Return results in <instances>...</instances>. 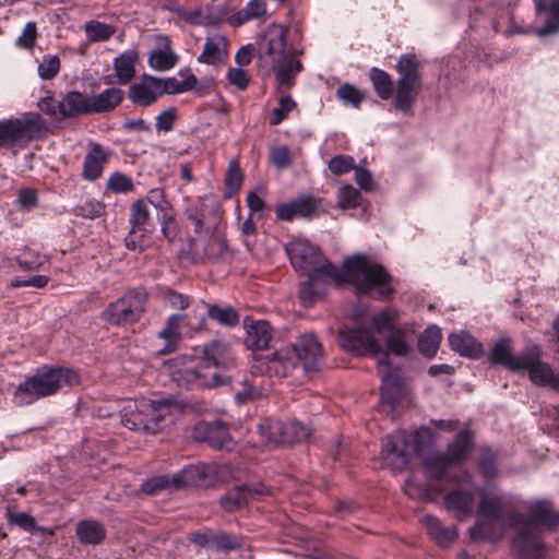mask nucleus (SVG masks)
<instances>
[{"label": "nucleus", "instance_id": "338daca9", "mask_svg": "<svg viewBox=\"0 0 559 559\" xmlns=\"http://www.w3.org/2000/svg\"><path fill=\"white\" fill-rule=\"evenodd\" d=\"M337 96L345 103L350 104L354 107H359L364 99V94L350 84H344L338 87Z\"/></svg>", "mask_w": 559, "mask_h": 559}, {"label": "nucleus", "instance_id": "de8ad7c7", "mask_svg": "<svg viewBox=\"0 0 559 559\" xmlns=\"http://www.w3.org/2000/svg\"><path fill=\"white\" fill-rule=\"evenodd\" d=\"M242 181L243 176L239 162L237 159H231L228 163L226 170L224 197L226 199L233 198L240 189Z\"/></svg>", "mask_w": 559, "mask_h": 559}, {"label": "nucleus", "instance_id": "b1692460", "mask_svg": "<svg viewBox=\"0 0 559 559\" xmlns=\"http://www.w3.org/2000/svg\"><path fill=\"white\" fill-rule=\"evenodd\" d=\"M526 358V348L518 356L512 353V343L510 338H500L491 348L489 359L495 365H501L512 371L522 370Z\"/></svg>", "mask_w": 559, "mask_h": 559}, {"label": "nucleus", "instance_id": "473e14b6", "mask_svg": "<svg viewBox=\"0 0 559 559\" xmlns=\"http://www.w3.org/2000/svg\"><path fill=\"white\" fill-rule=\"evenodd\" d=\"M451 348L463 357L479 358L483 355V345L467 331H460L449 335Z\"/></svg>", "mask_w": 559, "mask_h": 559}, {"label": "nucleus", "instance_id": "4be33fe9", "mask_svg": "<svg viewBox=\"0 0 559 559\" xmlns=\"http://www.w3.org/2000/svg\"><path fill=\"white\" fill-rule=\"evenodd\" d=\"M318 209L317 200L309 194H302L290 202L276 206V217L281 221L290 222L295 217H310Z\"/></svg>", "mask_w": 559, "mask_h": 559}, {"label": "nucleus", "instance_id": "1a4fd4ad", "mask_svg": "<svg viewBox=\"0 0 559 559\" xmlns=\"http://www.w3.org/2000/svg\"><path fill=\"white\" fill-rule=\"evenodd\" d=\"M420 63L415 55H402L395 66L399 73L394 106L406 115L413 114V106L421 90Z\"/></svg>", "mask_w": 559, "mask_h": 559}, {"label": "nucleus", "instance_id": "a18cd8bd", "mask_svg": "<svg viewBox=\"0 0 559 559\" xmlns=\"http://www.w3.org/2000/svg\"><path fill=\"white\" fill-rule=\"evenodd\" d=\"M15 261L22 270L35 271L48 261V257L40 253V251L37 249L25 247L15 257Z\"/></svg>", "mask_w": 559, "mask_h": 559}, {"label": "nucleus", "instance_id": "e433bc0d", "mask_svg": "<svg viewBox=\"0 0 559 559\" xmlns=\"http://www.w3.org/2000/svg\"><path fill=\"white\" fill-rule=\"evenodd\" d=\"M272 340V328L266 321H255L247 326L246 346L252 350L265 349Z\"/></svg>", "mask_w": 559, "mask_h": 559}, {"label": "nucleus", "instance_id": "bf43d9fd", "mask_svg": "<svg viewBox=\"0 0 559 559\" xmlns=\"http://www.w3.org/2000/svg\"><path fill=\"white\" fill-rule=\"evenodd\" d=\"M60 70V59L57 56L46 55L38 64V75L43 80L53 79Z\"/></svg>", "mask_w": 559, "mask_h": 559}, {"label": "nucleus", "instance_id": "20e7f679", "mask_svg": "<svg viewBox=\"0 0 559 559\" xmlns=\"http://www.w3.org/2000/svg\"><path fill=\"white\" fill-rule=\"evenodd\" d=\"M302 49L287 47L286 31L283 26L272 25L258 44V59L261 67L270 68L281 87H290L295 76L304 67L298 59Z\"/></svg>", "mask_w": 559, "mask_h": 559}, {"label": "nucleus", "instance_id": "412c9836", "mask_svg": "<svg viewBox=\"0 0 559 559\" xmlns=\"http://www.w3.org/2000/svg\"><path fill=\"white\" fill-rule=\"evenodd\" d=\"M162 96L159 79L152 75H143L141 81L129 88V99L142 107L154 104Z\"/></svg>", "mask_w": 559, "mask_h": 559}, {"label": "nucleus", "instance_id": "6e6d98bb", "mask_svg": "<svg viewBox=\"0 0 559 559\" xmlns=\"http://www.w3.org/2000/svg\"><path fill=\"white\" fill-rule=\"evenodd\" d=\"M361 194L353 186L347 185L338 190L337 204L341 209H355L360 204Z\"/></svg>", "mask_w": 559, "mask_h": 559}, {"label": "nucleus", "instance_id": "2eb2a0df", "mask_svg": "<svg viewBox=\"0 0 559 559\" xmlns=\"http://www.w3.org/2000/svg\"><path fill=\"white\" fill-rule=\"evenodd\" d=\"M540 348L537 345L526 347V358L522 370H527L530 379L537 385H549L559 392V373H554L549 365L542 362Z\"/></svg>", "mask_w": 559, "mask_h": 559}, {"label": "nucleus", "instance_id": "dca6fc26", "mask_svg": "<svg viewBox=\"0 0 559 559\" xmlns=\"http://www.w3.org/2000/svg\"><path fill=\"white\" fill-rule=\"evenodd\" d=\"M193 438L217 450L230 451L235 447L227 426L218 420L198 423L193 428Z\"/></svg>", "mask_w": 559, "mask_h": 559}, {"label": "nucleus", "instance_id": "5fc2aeb1", "mask_svg": "<svg viewBox=\"0 0 559 559\" xmlns=\"http://www.w3.org/2000/svg\"><path fill=\"white\" fill-rule=\"evenodd\" d=\"M212 542L213 549L224 552L238 549L242 545L241 537L227 533H215L214 540Z\"/></svg>", "mask_w": 559, "mask_h": 559}, {"label": "nucleus", "instance_id": "e2e57ef3", "mask_svg": "<svg viewBox=\"0 0 559 559\" xmlns=\"http://www.w3.org/2000/svg\"><path fill=\"white\" fill-rule=\"evenodd\" d=\"M85 32L88 39L92 41L107 40L114 34L111 26L99 22L87 23L85 26Z\"/></svg>", "mask_w": 559, "mask_h": 559}, {"label": "nucleus", "instance_id": "0eeeda50", "mask_svg": "<svg viewBox=\"0 0 559 559\" xmlns=\"http://www.w3.org/2000/svg\"><path fill=\"white\" fill-rule=\"evenodd\" d=\"M173 405L169 400H130L120 411L121 424L130 430L154 435L160 429L159 424L170 415Z\"/></svg>", "mask_w": 559, "mask_h": 559}, {"label": "nucleus", "instance_id": "c756f323", "mask_svg": "<svg viewBox=\"0 0 559 559\" xmlns=\"http://www.w3.org/2000/svg\"><path fill=\"white\" fill-rule=\"evenodd\" d=\"M381 400L390 407L394 408L403 396V381L400 371L388 368L381 374Z\"/></svg>", "mask_w": 559, "mask_h": 559}, {"label": "nucleus", "instance_id": "c85d7f7f", "mask_svg": "<svg viewBox=\"0 0 559 559\" xmlns=\"http://www.w3.org/2000/svg\"><path fill=\"white\" fill-rule=\"evenodd\" d=\"M107 159L108 153L105 148L93 143L84 157L82 177L88 181L98 179L103 175Z\"/></svg>", "mask_w": 559, "mask_h": 559}, {"label": "nucleus", "instance_id": "9d476101", "mask_svg": "<svg viewBox=\"0 0 559 559\" xmlns=\"http://www.w3.org/2000/svg\"><path fill=\"white\" fill-rule=\"evenodd\" d=\"M47 131L46 121L37 112L0 120V147H25L29 142L46 136Z\"/></svg>", "mask_w": 559, "mask_h": 559}, {"label": "nucleus", "instance_id": "774afa93", "mask_svg": "<svg viewBox=\"0 0 559 559\" xmlns=\"http://www.w3.org/2000/svg\"><path fill=\"white\" fill-rule=\"evenodd\" d=\"M271 160L277 169H286L292 165V157L288 147L276 146L271 151Z\"/></svg>", "mask_w": 559, "mask_h": 559}, {"label": "nucleus", "instance_id": "bb28decb", "mask_svg": "<svg viewBox=\"0 0 559 559\" xmlns=\"http://www.w3.org/2000/svg\"><path fill=\"white\" fill-rule=\"evenodd\" d=\"M228 56V41L225 36L215 34L205 38L203 50L198 57V62L215 66L224 61Z\"/></svg>", "mask_w": 559, "mask_h": 559}, {"label": "nucleus", "instance_id": "f03ea898", "mask_svg": "<svg viewBox=\"0 0 559 559\" xmlns=\"http://www.w3.org/2000/svg\"><path fill=\"white\" fill-rule=\"evenodd\" d=\"M396 319L397 311L385 308L353 329L341 330L338 344L343 349L357 355H380L379 366H388V352L396 356L408 353L403 332L395 326Z\"/></svg>", "mask_w": 559, "mask_h": 559}, {"label": "nucleus", "instance_id": "ddd939ff", "mask_svg": "<svg viewBox=\"0 0 559 559\" xmlns=\"http://www.w3.org/2000/svg\"><path fill=\"white\" fill-rule=\"evenodd\" d=\"M227 468V465L216 463L188 465L180 472L174 474L175 481L178 488L187 486H210L217 480L223 471Z\"/></svg>", "mask_w": 559, "mask_h": 559}, {"label": "nucleus", "instance_id": "9b49d317", "mask_svg": "<svg viewBox=\"0 0 559 559\" xmlns=\"http://www.w3.org/2000/svg\"><path fill=\"white\" fill-rule=\"evenodd\" d=\"M147 304V293L138 287L127 290L120 298L110 302L102 312L100 318L111 325H129L138 322Z\"/></svg>", "mask_w": 559, "mask_h": 559}, {"label": "nucleus", "instance_id": "ea45409f", "mask_svg": "<svg viewBox=\"0 0 559 559\" xmlns=\"http://www.w3.org/2000/svg\"><path fill=\"white\" fill-rule=\"evenodd\" d=\"M201 302L207 308V312L205 314L206 319L210 318L221 325L230 328L236 326L239 323L240 317L234 307H221L218 305L206 304L203 301Z\"/></svg>", "mask_w": 559, "mask_h": 559}, {"label": "nucleus", "instance_id": "5701e85b", "mask_svg": "<svg viewBox=\"0 0 559 559\" xmlns=\"http://www.w3.org/2000/svg\"><path fill=\"white\" fill-rule=\"evenodd\" d=\"M444 506L459 521H465L473 515L474 492L463 487L449 491L444 497Z\"/></svg>", "mask_w": 559, "mask_h": 559}, {"label": "nucleus", "instance_id": "603ef678", "mask_svg": "<svg viewBox=\"0 0 559 559\" xmlns=\"http://www.w3.org/2000/svg\"><path fill=\"white\" fill-rule=\"evenodd\" d=\"M7 521L10 525H15L25 532L33 533L36 531L41 532V528L37 526L36 520L26 512H14L10 507L5 511Z\"/></svg>", "mask_w": 559, "mask_h": 559}, {"label": "nucleus", "instance_id": "37998d69", "mask_svg": "<svg viewBox=\"0 0 559 559\" xmlns=\"http://www.w3.org/2000/svg\"><path fill=\"white\" fill-rule=\"evenodd\" d=\"M441 340V330L437 325L428 326L418 340L419 352L426 357L435 356Z\"/></svg>", "mask_w": 559, "mask_h": 559}, {"label": "nucleus", "instance_id": "7ed1b4c3", "mask_svg": "<svg viewBox=\"0 0 559 559\" xmlns=\"http://www.w3.org/2000/svg\"><path fill=\"white\" fill-rule=\"evenodd\" d=\"M173 378L178 385L188 389L213 388L224 383L219 370H229L236 366V358L226 343L213 341L191 354L175 359Z\"/></svg>", "mask_w": 559, "mask_h": 559}, {"label": "nucleus", "instance_id": "6e6552de", "mask_svg": "<svg viewBox=\"0 0 559 559\" xmlns=\"http://www.w3.org/2000/svg\"><path fill=\"white\" fill-rule=\"evenodd\" d=\"M433 440L429 428L420 427L414 432L395 431L382 440L381 455L395 467L407 464L412 454L420 453Z\"/></svg>", "mask_w": 559, "mask_h": 559}, {"label": "nucleus", "instance_id": "680f3d73", "mask_svg": "<svg viewBox=\"0 0 559 559\" xmlns=\"http://www.w3.org/2000/svg\"><path fill=\"white\" fill-rule=\"evenodd\" d=\"M284 431L286 443L300 442L310 436V429L298 421L285 424Z\"/></svg>", "mask_w": 559, "mask_h": 559}, {"label": "nucleus", "instance_id": "13d9d810", "mask_svg": "<svg viewBox=\"0 0 559 559\" xmlns=\"http://www.w3.org/2000/svg\"><path fill=\"white\" fill-rule=\"evenodd\" d=\"M296 107L295 100L290 96L280 98L277 106L272 111L270 123L278 126L284 119L287 118L290 111Z\"/></svg>", "mask_w": 559, "mask_h": 559}, {"label": "nucleus", "instance_id": "4c0bfd02", "mask_svg": "<svg viewBox=\"0 0 559 559\" xmlns=\"http://www.w3.org/2000/svg\"><path fill=\"white\" fill-rule=\"evenodd\" d=\"M75 533L80 543L85 545H98L106 538L104 525L95 520L79 522Z\"/></svg>", "mask_w": 559, "mask_h": 559}, {"label": "nucleus", "instance_id": "7c9ffc66", "mask_svg": "<svg viewBox=\"0 0 559 559\" xmlns=\"http://www.w3.org/2000/svg\"><path fill=\"white\" fill-rule=\"evenodd\" d=\"M158 39L160 47L150 53L148 66L156 71H168L177 64L179 57L171 49L169 37L160 36Z\"/></svg>", "mask_w": 559, "mask_h": 559}, {"label": "nucleus", "instance_id": "c03bdc74", "mask_svg": "<svg viewBox=\"0 0 559 559\" xmlns=\"http://www.w3.org/2000/svg\"><path fill=\"white\" fill-rule=\"evenodd\" d=\"M369 76L377 95L383 100L389 99L393 94V82L390 74L384 70L373 67L370 70Z\"/></svg>", "mask_w": 559, "mask_h": 559}, {"label": "nucleus", "instance_id": "69168bd1", "mask_svg": "<svg viewBox=\"0 0 559 559\" xmlns=\"http://www.w3.org/2000/svg\"><path fill=\"white\" fill-rule=\"evenodd\" d=\"M163 298L167 306L176 310L189 309L191 305V298L188 295L178 293L174 289H167L164 293Z\"/></svg>", "mask_w": 559, "mask_h": 559}, {"label": "nucleus", "instance_id": "c9c22d12", "mask_svg": "<svg viewBox=\"0 0 559 559\" xmlns=\"http://www.w3.org/2000/svg\"><path fill=\"white\" fill-rule=\"evenodd\" d=\"M138 59L139 53L135 49L126 50L115 58L114 70L119 84L126 85L135 76Z\"/></svg>", "mask_w": 559, "mask_h": 559}, {"label": "nucleus", "instance_id": "49530a36", "mask_svg": "<svg viewBox=\"0 0 559 559\" xmlns=\"http://www.w3.org/2000/svg\"><path fill=\"white\" fill-rule=\"evenodd\" d=\"M154 228L130 227L124 238L126 247L132 251H143L151 245Z\"/></svg>", "mask_w": 559, "mask_h": 559}, {"label": "nucleus", "instance_id": "a211bd4d", "mask_svg": "<svg viewBox=\"0 0 559 559\" xmlns=\"http://www.w3.org/2000/svg\"><path fill=\"white\" fill-rule=\"evenodd\" d=\"M297 366L289 347L285 346L275 350L265 359H258L252 366V372L266 373L269 377L284 378L288 376Z\"/></svg>", "mask_w": 559, "mask_h": 559}, {"label": "nucleus", "instance_id": "864d4df0", "mask_svg": "<svg viewBox=\"0 0 559 559\" xmlns=\"http://www.w3.org/2000/svg\"><path fill=\"white\" fill-rule=\"evenodd\" d=\"M478 466L484 478H493L498 473L497 454L489 448H481Z\"/></svg>", "mask_w": 559, "mask_h": 559}, {"label": "nucleus", "instance_id": "a878e982", "mask_svg": "<svg viewBox=\"0 0 559 559\" xmlns=\"http://www.w3.org/2000/svg\"><path fill=\"white\" fill-rule=\"evenodd\" d=\"M124 92L119 87H108L98 94L88 96L90 115L114 111L123 100Z\"/></svg>", "mask_w": 559, "mask_h": 559}, {"label": "nucleus", "instance_id": "6ab92c4d", "mask_svg": "<svg viewBox=\"0 0 559 559\" xmlns=\"http://www.w3.org/2000/svg\"><path fill=\"white\" fill-rule=\"evenodd\" d=\"M288 347L296 362L300 361L306 370L314 369L322 357V345L313 333L301 334Z\"/></svg>", "mask_w": 559, "mask_h": 559}, {"label": "nucleus", "instance_id": "f257e3e1", "mask_svg": "<svg viewBox=\"0 0 559 559\" xmlns=\"http://www.w3.org/2000/svg\"><path fill=\"white\" fill-rule=\"evenodd\" d=\"M290 263L299 274L325 273L330 276L347 275L348 282L360 294L372 290L385 298L393 292L391 276L385 269L364 254H356L344 260L340 269L330 263L307 239L296 238L285 246Z\"/></svg>", "mask_w": 559, "mask_h": 559}, {"label": "nucleus", "instance_id": "f704fd0d", "mask_svg": "<svg viewBox=\"0 0 559 559\" xmlns=\"http://www.w3.org/2000/svg\"><path fill=\"white\" fill-rule=\"evenodd\" d=\"M474 447V433L469 429L461 430L455 439L448 445L445 455L452 464L461 463L467 459Z\"/></svg>", "mask_w": 559, "mask_h": 559}, {"label": "nucleus", "instance_id": "79ce46f5", "mask_svg": "<svg viewBox=\"0 0 559 559\" xmlns=\"http://www.w3.org/2000/svg\"><path fill=\"white\" fill-rule=\"evenodd\" d=\"M285 424L280 420L265 419L258 426L259 433L267 444L286 443Z\"/></svg>", "mask_w": 559, "mask_h": 559}, {"label": "nucleus", "instance_id": "72a5a7b5", "mask_svg": "<svg viewBox=\"0 0 559 559\" xmlns=\"http://www.w3.org/2000/svg\"><path fill=\"white\" fill-rule=\"evenodd\" d=\"M179 320L180 318L176 314H170L164 328L158 332V338L165 342L164 347L158 352L159 355H168L177 349L178 343L182 335H185L181 325L178 323Z\"/></svg>", "mask_w": 559, "mask_h": 559}, {"label": "nucleus", "instance_id": "09e8293b", "mask_svg": "<svg viewBox=\"0 0 559 559\" xmlns=\"http://www.w3.org/2000/svg\"><path fill=\"white\" fill-rule=\"evenodd\" d=\"M129 224L134 228H154L145 200L140 199L131 204Z\"/></svg>", "mask_w": 559, "mask_h": 559}, {"label": "nucleus", "instance_id": "cd10ccee", "mask_svg": "<svg viewBox=\"0 0 559 559\" xmlns=\"http://www.w3.org/2000/svg\"><path fill=\"white\" fill-rule=\"evenodd\" d=\"M90 115L88 96L79 92L70 91L59 100L60 118H74Z\"/></svg>", "mask_w": 559, "mask_h": 559}, {"label": "nucleus", "instance_id": "aec40b11", "mask_svg": "<svg viewBox=\"0 0 559 559\" xmlns=\"http://www.w3.org/2000/svg\"><path fill=\"white\" fill-rule=\"evenodd\" d=\"M511 512H518L514 509L512 499L506 495L481 492L478 504V515L487 520H500Z\"/></svg>", "mask_w": 559, "mask_h": 559}, {"label": "nucleus", "instance_id": "423d86ee", "mask_svg": "<svg viewBox=\"0 0 559 559\" xmlns=\"http://www.w3.org/2000/svg\"><path fill=\"white\" fill-rule=\"evenodd\" d=\"M80 383L76 371L63 367H41L36 372L17 384L14 391V402L19 406L31 405L34 402L55 395L62 385L73 386Z\"/></svg>", "mask_w": 559, "mask_h": 559}, {"label": "nucleus", "instance_id": "4d7b16f0", "mask_svg": "<svg viewBox=\"0 0 559 559\" xmlns=\"http://www.w3.org/2000/svg\"><path fill=\"white\" fill-rule=\"evenodd\" d=\"M74 212L78 216L94 219L104 214L105 205L95 199H86L75 207Z\"/></svg>", "mask_w": 559, "mask_h": 559}, {"label": "nucleus", "instance_id": "052dcab7", "mask_svg": "<svg viewBox=\"0 0 559 559\" xmlns=\"http://www.w3.org/2000/svg\"><path fill=\"white\" fill-rule=\"evenodd\" d=\"M107 189L115 193H128L134 189V185L127 175L115 173L108 178Z\"/></svg>", "mask_w": 559, "mask_h": 559}, {"label": "nucleus", "instance_id": "f8f14e48", "mask_svg": "<svg viewBox=\"0 0 559 559\" xmlns=\"http://www.w3.org/2000/svg\"><path fill=\"white\" fill-rule=\"evenodd\" d=\"M523 523V515L520 512H511L506 519L478 521L469 530L471 538L475 542H497L500 540L507 528H515Z\"/></svg>", "mask_w": 559, "mask_h": 559}, {"label": "nucleus", "instance_id": "39448f33", "mask_svg": "<svg viewBox=\"0 0 559 559\" xmlns=\"http://www.w3.org/2000/svg\"><path fill=\"white\" fill-rule=\"evenodd\" d=\"M530 521L523 518L522 527L514 540L513 550L520 559H537L543 554V543L538 526L549 530L559 526V511H555L548 501L526 503Z\"/></svg>", "mask_w": 559, "mask_h": 559}, {"label": "nucleus", "instance_id": "393cba45", "mask_svg": "<svg viewBox=\"0 0 559 559\" xmlns=\"http://www.w3.org/2000/svg\"><path fill=\"white\" fill-rule=\"evenodd\" d=\"M539 17L546 16L545 24L535 29L538 37L559 33V0H534Z\"/></svg>", "mask_w": 559, "mask_h": 559}, {"label": "nucleus", "instance_id": "58836bf2", "mask_svg": "<svg viewBox=\"0 0 559 559\" xmlns=\"http://www.w3.org/2000/svg\"><path fill=\"white\" fill-rule=\"evenodd\" d=\"M266 14L265 0H250L242 9L229 17L233 26H240L249 21L260 19Z\"/></svg>", "mask_w": 559, "mask_h": 559}, {"label": "nucleus", "instance_id": "f3484780", "mask_svg": "<svg viewBox=\"0 0 559 559\" xmlns=\"http://www.w3.org/2000/svg\"><path fill=\"white\" fill-rule=\"evenodd\" d=\"M308 278L300 284L299 299L305 307H311L318 299L325 294V287L330 283L337 285L348 283L347 275L330 276L325 273L305 274Z\"/></svg>", "mask_w": 559, "mask_h": 559}, {"label": "nucleus", "instance_id": "8fccbe9b", "mask_svg": "<svg viewBox=\"0 0 559 559\" xmlns=\"http://www.w3.org/2000/svg\"><path fill=\"white\" fill-rule=\"evenodd\" d=\"M424 465L429 477L439 479L453 464L445 454L430 453L424 459Z\"/></svg>", "mask_w": 559, "mask_h": 559}, {"label": "nucleus", "instance_id": "4468645a", "mask_svg": "<svg viewBox=\"0 0 559 559\" xmlns=\"http://www.w3.org/2000/svg\"><path fill=\"white\" fill-rule=\"evenodd\" d=\"M272 493L271 488L262 483L246 484L228 490L219 500L222 508L227 512H234L251 501L261 499Z\"/></svg>", "mask_w": 559, "mask_h": 559}, {"label": "nucleus", "instance_id": "a19ab883", "mask_svg": "<svg viewBox=\"0 0 559 559\" xmlns=\"http://www.w3.org/2000/svg\"><path fill=\"white\" fill-rule=\"evenodd\" d=\"M175 314L180 318L178 323L181 325L182 331L187 336H192L205 329L206 316L204 313H200L197 306L192 307L189 312Z\"/></svg>", "mask_w": 559, "mask_h": 559}, {"label": "nucleus", "instance_id": "3c124183", "mask_svg": "<svg viewBox=\"0 0 559 559\" xmlns=\"http://www.w3.org/2000/svg\"><path fill=\"white\" fill-rule=\"evenodd\" d=\"M178 489L175 475H157L148 478L141 485V491L146 495H157L163 490Z\"/></svg>", "mask_w": 559, "mask_h": 559}, {"label": "nucleus", "instance_id": "2f4dec72", "mask_svg": "<svg viewBox=\"0 0 559 559\" xmlns=\"http://www.w3.org/2000/svg\"><path fill=\"white\" fill-rule=\"evenodd\" d=\"M423 524L432 540L440 547L447 548L455 542L457 531L455 526H443L438 518L427 514L423 518Z\"/></svg>", "mask_w": 559, "mask_h": 559}, {"label": "nucleus", "instance_id": "0e129e2a", "mask_svg": "<svg viewBox=\"0 0 559 559\" xmlns=\"http://www.w3.org/2000/svg\"><path fill=\"white\" fill-rule=\"evenodd\" d=\"M355 168V159L349 155L340 154L329 162V169L336 176L347 174Z\"/></svg>", "mask_w": 559, "mask_h": 559}]
</instances>
